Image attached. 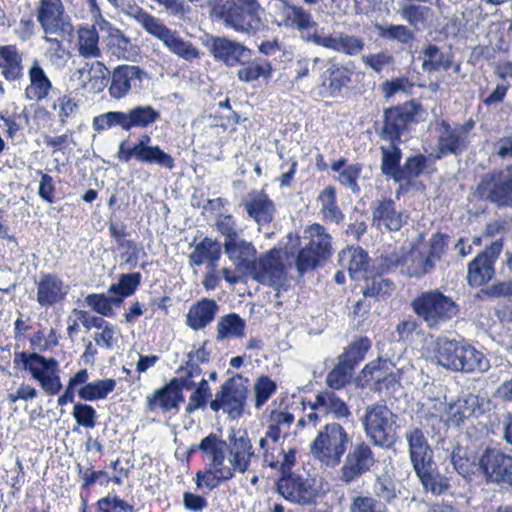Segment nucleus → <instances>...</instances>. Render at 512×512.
<instances>
[{
  "label": "nucleus",
  "instance_id": "412c9836",
  "mask_svg": "<svg viewBox=\"0 0 512 512\" xmlns=\"http://www.w3.org/2000/svg\"><path fill=\"white\" fill-rule=\"evenodd\" d=\"M307 40L347 56H357L365 47V42L362 38L343 32L333 34L313 33Z\"/></svg>",
  "mask_w": 512,
  "mask_h": 512
},
{
  "label": "nucleus",
  "instance_id": "680f3d73",
  "mask_svg": "<svg viewBox=\"0 0 512 512\" xmlns=\"http://www.w3.org/2000/svg\"><path fill=\"white\" fill-rule=\"evenodd\" d=\"M361 61L365 67L381 74L385 68L394 64V57L389 51L382 50L378 53L363 55Z\"/></svg>",
  "mask_w": 512,
  "mask_h": 512
},
{
  "label": "nucleus",
  "instance_id": "de8ad7c7",
  "mask_svg": "<svg viewBox=\"0 0 512 512\" xmlns=\"http://www.w3.org/2000/svg\"><path fill=\"white\" fill-rule=\"evenodd\" d=\"M380 37L389 41L407 44L415 39V32L402 24L376 25Z\"/></svg>",
  "mask_w": 512,
  "mask_h": 512
},
{
  "label": "nucleus",
  "instance_id": "4d7b16f0",
  "mask_svg": "<svg viewBox=\"0 0 512 512\" xmlns=\"http://www.w3.org/2000/svg\"><path fill=\"white\" fill-rule=\"evenodd\" d=\"M371 346L370 340L366 337H361L353 341L348 349L339 357L341 361L346 364H351L354 367L364 359L365 354Z\"/></svg>",
  "mask_w": 512,
  "mask_h": 512
},
{
  "label": "nucleus",
  "instance_id": "c756f323",
  "mask_svg": "<svg viewBox=\"0 0 512 512\" xmlns=\"http://www.w3.org/2000/svg\"><path fill=\"white\" fill-rule=\"evenodd\" d=\"M28 76L30 84L25 89V97L31 101L45 99L52 89V83L37 59L32 61Z\"/></svg>",
  "mask_w": 512,
  "mask_h": 512
},
{
  "label": "nucleus",
  "instance_id": "3c124183",
  "mask_svg": "<svg viewBox=\"0 0 512 512\" xmlns=\"http://www.w3.org/2000/svg\"><path fill=\"white\" fill-rule=\"evenodd\" d=\"M141 281L140 273H129L120 276L118 283L112 284L108 290L109 294H113L116 298H123L132 295L137 289Z\"/></svg>",
  "mask_w": 512,
  "mask_h": 512
},
{
  "label": "nucleus",
  "instance_id": "4c0bfd02",
  "mask_svg": "<svg viewBox=\"0 0 512 512\" xmlns=\"http://www.w3.org/2000/svg\"><path fill=\"white\" fill-rule=\"evenodd\" d=\"M241 65L237 76L240 81L246 83L256 81L259 78H270L273 70L271 63L264 58H254L247 63L243 62Z\"/></svg>",
  "mask_w": 512,
  "mask_h": 512
},
{
  "label": "nucleus",
  "instance_id": "20e7f679",
  "mask_svg": "<svg viewBox=\"0 0 512 512\" xmlns=\"http://www.w3.org/2000/svg\"><path fill=\"white\" fill-rule=\"evenodd\" d=\"M411 308L430 329L439 328L458 313L455 301L438 289L422 292L412 300Z\"/></svg>",
  "mask_w": 512,
  "mask_h": 512
},
{
  "label": "nucleus",
  "instance_id": "e2e57ef3",
  "mask_svg": "<svg viewBox=\"0 0 512 512\" xmlns=\"http://www.w3.org/2000/svg\"><path fill=\"white\" fill-rule=\"evenodd\" d=\"M198 449L209 456L210 460L213 461V459L221 453H227L229 447L226 441L219 438L216 434L211 433L201 440L198 444Z\"/></svg>",
  "mask_w": 512,
  "mask_h": 512
},
{
  "label": "nucleus",
  "instance_id": "0eeeda50",
  "mask_svg": "<svg viewBox=\"0 0 512 512\" xmlns=\"http://www.w3.org/2000/svg\"><path fill=\"white\" fill-rule=\"evenodd\" d=\"M475 122L469 119L464 124L451 126L445 120L437 122V144L432 156L440 160L447 155H460L471 143L470 133Z\"/></svg>",
  "mask_w": 512,
  "mask_h": 512
},
{
  "label": "nucleus",
  "instance_id": "72a5a7b5",
  "mask_svg": "<svg viewBox=\"0 0 512 512\" xmlns=\"http://www.w3.org/2000/svg\"><path fill=\"white\" fill-rule=\"evenodd\" d=\"M477 410H480V398L469 393L450 404L448 409L449 421L455 426H460L466 418L475 414Z\"/></svg>",
  "mask_w": 512,
  "mask_h": 512
},
{
  "label": "nucleus",
  "instance_id": "7ed1b4c3",
  "mask_svg": "<svg viewBox=\"0 0 512 512\" xmlns=\"http://www.w3.org/2000/svg\"><path fill=\"white\" fill-rule=\"evenodd\" d=\"M351 438L345 428L337 423L323 424L310 444V453L322 465L337 467L347 451Z\"/></svg>",
  "mask_w": 512,
  "mask_h": 512
},
{
  "label": "nucleus",
  "instance_id": "8fccbe9b",
  "mask_svg": "<svg viewBox=\"0 0 512 512\" xmlns=\"http://www.w3.org/2000/svg\"><path fill=\"white\" fill-rule=\"evenodd\" d=\"M123 12L131 19L136 21L147 33L152 32L157 28L161 20L136 4H127L123 8Z\"/></svg>",
  "mask_w": 512,
  "mask_h": 512
},
{
  "label": "nucleus",
  "instance_id": "49530a36",
  "mask_svg": "<svg viewBox=\"0 0 512 512\" xmlns=\"http://www.w3.org/2000/svg\"><path fill=\"white\" fill-rule=\"evenodd\" d=\"M129 127L146 128L160 118V112L150 105H139L128 110Z\"/></svg>",
  "mask_w": 512,
  "mask_h": 512
},
{
  "label": "nucleus",
  "instance_id": "bf43d9fd",
  "mask_svg": "<svg viewBox=\"0 0 512 512\" xmlns=\"http://www.w3.org/2000/svg\"><path fill=\"white\" fill-rule=\"evenodd\" d=\"M341 260L347 261V267L352 277H355L357 273L365 271L368 266V255L360 247L344 251L341 254Z\"/></svg>",
  "mask_w": 512,
  "mask_h": 512
},
{
  "label": "nucleus",
  "instance_id": "37998d69",
  "mask_svg": "<svg viewBox=\"0 0 512 512\" xmlns=\"http://www.w3.org/2000/svg\"><path fill=\"white\" fill-rule=\"evenodd\" d=\"M422 68L425 72L448 70L451 60L436 45L429 44L423 51Z\"/></svg>",
  "mask_w": 512,
  "mask_h": 512
},
{
  "label": "nucleus",
  "instance_id": "a19ab883",
  "mask_svg": "<svg viewBox=\"0 0 512 512\" xmlns=\"http://www.w3.org/2000/svg\"><path fill=\"white\" fill-rule=\"evenodd\" d=\"M245 321L236 313L222 316L217 323L218 341L244 336Z\"/></svg>",
  "mask_w": 512,
  "mask_h": 512
},
{
  "label": "nucleus",
  "instance_id": "f3484780",
  "mask_svg": "<svg viewBox=\"0 0 512 512\" xmlns=\"http://www.w3.org/2000/svg\"><path fill=\"white\" fill-rule=\"evenodd\" d=\"M147 77L146 72L139 66L120 65L112 72L109 93L115 99H121L130 92H138L142 81Z\"/></svg>",
  "mask_w": 512,
  "mask_h": 512
},
{
  "label": "nucleus",
  "instance_id": "aec40b11",
  "mask_svg": "<svg viewBox=\"0 0 512 512\" xmlns=\"http://www.w3.org/2000/svg\"><path fill=\"white\" fill-rule=\"evenodd\" d=\"M408 214L398 210L391 198L378 199L372 206V225L379 230L398 232L407 224Z\"/></svg>",
  "mask_w": 512,
  "mask_h": 512
},
{
  "label": "nucleus",
  "instance_id": "b1692460",
  "mask_svg": "<svg viewBox=\"0 0 512 512\" xmlns=\"http://www.w3.org/2000/svg\"><path fill=\"white\" fill-rule=\"evenodd\" d=\"M224 253L234 263L236 268L247 273L256 259V248L252 242L239 237L234 241L223 243Z\"/></svg>",
  "mask_w": 512,
  "mask_h": 512
},
{
  "label": "nucleus",
  "instance_id": "9b49d317",
  "mask_svg": "<svg viewBox=\"0 0 512 512\" xmlns=\"http://www.w3.org/2000/svg\"><path fill=\"white\" fill-rule=\"evenodd\" d=\"M376 456L366 442L352 445L347 452L343 465L339 470V480L345 485L356 482L376 465Z\"/></svg>",
  "mask_w": 512,
  "mask_h": 512
},
{
  "label": "nucleus",
  "instance_id": "473e14b6",
  "mask_svg": "<svg viewBox=\"0 0 512 512\" xmlns=\"http://www.w3.org/2000/svg\"><path fill=\"white\" fill-rule=\"evenodd\" d=\"M184 396L172 387L170 382L164 387L157 389L147 397V404L150 410L157 408L167 412L171 409H178L179 404L184 402Z\"/></svg>",
  "mask_w": 512,
  "mask_h": 512
},
{
  "label": "nucleus",
  "instance_id": "ea45409f",
  "mask_svg": "<svg viewBox=\"0 0 512 512\" xmlns=\"http://www.w3.org/2000/svg\"><path fill=\"white\" fill-rule=\"evenodd\" d=\"M317 200L321 206V213L326 220L336 224L344 220V214L337 205L336 189L333 186H326L319 193Z\"/></svg>",
  "mask_w": 512,
  "mask_h": 512
},
{
  "label": "nucleus",
  "instance_id": "0e129e2a",
  "mask_svg": "<svg viewBox=\"0 0 512 512\" xmlns=\"http://www.w3.org/2000/svg\"><path fill=\"white\" fill-rule=\"evenodd\" d=\"M277 385L267 376H260L254 384L255 407H262L272 394L276 391Z\"/></svg>",
  "mask_w": 512,
  "mask_h": 512
},
{
  "label": "nucleus",
  "instance_id": "774afa93",
  "mask_svg": "<svg viewBox=\"0 0 512 512\" xmlns=\"http://www.w3.org/2000/svg\"><path fill=\"white\" fill-rule=\"evenodd\" d=\"M411 257L412 265L409 266L410 276L419 278L430 272L435 266V262L431 256L424 255L420 252H414Z\"/></svg>",
  "mask_w": 512,
  "mask_h": 512
},
{
  "label": "nucleus",
  "instance_id": "6e6552de",
  "mask_svg": "<svg viewBox=\"0 0 512 512\" xmlns=\"http://www.w3.org/2000/svg\"><path fill=\"white\" fill-rule=\"evenodd\" d=\"M476 194L497 207H512V164L484 174L477 185Z\"/></svg>",
  "mask_w": 512,
  "mask_h": 512
},
{
  "label": "nucleus",
  "instance_id": "a18cd8bd",
  "mask_svg": "<svg viewBox=\"0 0 512 512\" xmlns=\"http://www.w3.org/2000/svg\"><path fill=\"white\" fill-rule=\"evenodd\" d=\"M140 146L139 162L155 164L170 170L174 167L173 157L164 152L159 146H150L143 142H140Z\"/></svg>",
  "mask_w": 512,
  "mask_h": 512
},
{
  "label": "nucleus",
  "instance_id": "a211bd4d",
  "mask_svg": "<svg viewBox=\"0 0 512 512\" xmlns=\"http://www.w3.org/2000/svg\"><path fill=\"white\" fill-rule=\"evenodd\" d=\"M354 64H343L335 59L327 61L326 69L320 75L321 89L324 94L332 97L339 96L343 88L352 83Z\"/></svg>",
  "mask_w": 512,
  "mask_h": 512
},
{
  "label": "nucleus",
  "instance_id": "2eb2a0df",
  "mask_svg": "<svg viewBox=\"0 0 512 512\" xmlns=\"http://www.w3.org/2000/svg\"><path fill=\"white\" fill-rule=\"evenodd\" d=\"M246 274L264 285L280 284L285 279V266L281 261L279 251L273 249L260 258H256Z\"/></svg>",
  "mask_w": 512,
  "mask_h": 512
},
{
  "label": "nucleus",
  "instance_id": "c9c22d12",
  "mask_svg": "<svg viewBox=\"0 0 512 512\" xmlns=\"http://www.w3.org/2000/svg\"><path fill=\"white\" fill-rule=\"evenodd\" d=\"M381 152V172L383 175L390 177L394 182L398 183V175L401 172L400 161L402 158V151L396 145V142H390L388 145L380 146Z\"/></svg>",
  "mask_w": 512,
  "mask_h": 512
},
{
  "label": "nucleus",
  "instance_id": "ddd939ff",
  "mask_svg": "<svg viewBox=\"0 0 512 512\" xmlns=\"http://www.w3.org/2000/svg\"><path fill=\"white\" fill-rule=\"evenodd\" d=\"M277 490L285 499L301 505L314 503L318 496L313 479L294 473L282 476L277 483Z\"/></svg>",
  "mask_w": 512,
  "mask_h": 512
},
{
  "label": "nucleus",
  "instance_id": "4be33fe9",
  "mask_svg": "<svg viewBox=\"0 0 512 512\" xmlns=\"http://www.w3.org/2000/svg\"><path fill=\"white\" fill-rule=\"evenodd\" d=\"M241 204L248 216L260 227L268 225L274 218L275 205L263 191H250L242 199Z\"/></svg>",
  "mask_w": 512,
  "mask_h": 512
},
{
  "label": "nucleus",
  "instance_id": "603ef678",
  "mask_svg": "<svg viewBox=\"0 0 512 512\" xmlns=\"http://www.w3.org/2000/svg\"><path fill=\"white\" fill-rule=\"evenodd\" d=\"M451 462L457 473L464 478L469 477L477 468L474 457L469 455L466 448L457 446L451 453Z\"/></svg>",
  "mask_w": 512,
  "mask_h": 512
},
{
  "label": "nucleus",
  "instance_id": "c03bdc74",
  "mask_svg": "<svg viewBox=\"0 0 512 512\" xmlns=\"http://www.w3.org/2000/svg\"><path fill=\"white\" fill-rule=\"evenodd\" d=\"M115 387L116 381L114 379L97 380L82 386L78 391V395L86 401L100 400L106 398Z\"/></svg>",
  "mask_w": 512,
  "mask_h": 512
},
{
  "label": "nucleus",
  "instance_id": "a878e982",
  "mask_svg": "<svg viewBox=\"0 0 512 512\" xmlns=\"http://www.w3.org/2000/svg\"><path fill=\"white\" fill-rule=\"evenodd\" d=\"M96 25L100 30L111 29L110 23L99 15L95 25L81 27L78 30V52L84 58H99L101 56Z\"/></svg>",
  "mask_w": 512,
  "mask_h": 512
},
{
  "label": "nucleus",
  "instance_id": "423d86ee",
  "mask_svg": "<svg viewBox=\"0 0 512 512\" xmlns=\"http://www.w3.org/2000/svg\"><path fill=\"white\" fill-rule=\"evenodd\" d=\"M396 418L384 403H374L365 408L362 425L366 436L375 446L390 448L395 443L393 426Z\"/></svg>",
  "mask_w": 512,
  "mask_h": 512
},
{
  "label": "nucleus",
  "instance_id": "58836bf2",
  "mask_svg": "<svg viewBox=\"0 0 512 512\" xmlns=\"http://www.w3.org/2000/svg\"><path fill=\"white\" fill-rule=\"evenodd\" d=\"M221 253V244L216 240L205 237L189 255V263L191 266H200L210 259L219 260Z\"/></svg>",
  "mask_w": 512,
  "mask_h": 512
},
{
  "label": "nucleus",
  "instance_id": "13d9d810",
  "mask_svg": "<svg viewBox=\"0 0 512 512\" xmlns=\"http://www.w3.org/2000/svg\"><path fill=\"white\" fill-rule=\"evenodd\" d=\"M363 165L361 163H352L346 166L340 174H338L336 180L345 188H348L353 194L359 195L361 192L358 184Z\"/></svg>",
  "mask_w": 512,
  "mask_h": 512
},
{
  "label": "nucleus",
  "instance_id": "f257e3e1",
  "mask_svg": "<svg viewBox=\"0 0 512 512\" xmlns=\"http://www.w3.org/2000/svg\"><path fill=\"white\" fill-rule=\"evenodd\" d=\"M413 469L426 491L439 495L448 488L446 480L437 470L433 450L419 427L408 428L404 433Z\"/></svg>",
  "mask_w": 512,
  "mask_h": 512
},
{
  "label": "nucleus",
  "instance_id": "09e8293b",
  "mask_svg": "<svg viewBox=\"0 0 512 512\" xmlns=\"http://www.w3.org/2000/svg\"><path fill=\"white\" fill-rule=\"evenodd\" d=\"M428 158L423 154L410 156L406 159L398 175V183H410L413 179L419 177L427 167Z\"/></svg>",
  "mask_w": 512,
  "mask_h": 512
},
{
  "label": "nucleus",
  "instance_id": "e433bc0d",
  "mask_svg": "<svg viewBox=\"0 0 512 512\" xmlns=\"http://www.w3.org/2000/svg\"><path fill=\"white\" fill-rule=\"evenodd\" d=\"M229 453L234 472H246L250 464L251 457L254 455L250 440L245 437L235 439Z\"/></svg>",
  "mask_w": 512,
  "mask_h": 512
},
{
  "label": "nucleus",
  "instance_id": "864d4df0",
  "mask_svg": "<svg viewBox=\"0 0 512 512\" xmlns=\"http://www.w3.org/2000/svg\"><path fill=\"white\" fill-rule=\"evenodd\" d=\"M394 290V283L379 275L373 277L370 282L367 283L363 295L364 297H373L376 300H385L392 295Z\"/></svg>",
  "mask_w": 512,
  "mask_h": 512
},
{
  "label": "nucleus",
  "instance_id": "6e6d98bb",
  "mask_svg": "<svg viewBox=\"0 0 512 512\" xmlns=\"http://www.w3.org/2000/svg\"><path fill=\"white\" fill-rule=\"evenodd\" d=\"M85 302L97 313L109 317L114 314L112 305H120L121 298H116L113 294L106 296L104 294H89Z\"/></svg>",
  "mask_w": 512,
  "mask_h": 512
},
{
  "label": "nucleus",
  "instance_id": "69168bd1",
  "mask_svg": "<svg viewBox=\"0 0 512 512\" xmlns=\"http://www.w3.org/2000/svg\"><path fill=\"white\" fill-rule=\"evenodd\" d=\"M350 512H386L385 504L371 496L353 497Z\"/></svg>",
  "mask_w": 512,
  "mask_h": 512
},
{
  "label": "nucleus",
  "instance_id": "f704fd0d",
  "mask_svg": "<svg viewBox=\"0 0 512 512\" xmlns=\"http://www.w3.org/2000/svg\"><path fill=\"white\" fill-rule=\"evenodd\" d=\"M397 14L409 24L414 32H418L426 27L432 16V11L428 6L404 3L400 5Z\"/></svg>",
  "mask_w": 512,
  "mask_h": 512
},
{
  "label": "nucleus",
  "instance_id": "f03ea898",
  "mask_svg": "<svg viewBox=\"0 0 512 512\" xmlns=\"http://www.w3.org/2000/svg\"><path fill=\"white\" fill-rule=\"evenodd\" d=\"M435 359L438 365L464 373H483L490 368L488 358L470 344L439 337L435 341Z\"/></svg>",
  "mask_w": 512,
  "mask_h": 512
},
{
  "label": "nucleus",
  "instance_id": "79ce46f5",
  "mask_svg": "<svg viewBox=\"0 0 512 512\" xmlns=\"http://www.w3.org/2000/svg\"><path fill=\"white\" fill-rule=\"evenodd\" d=\"M287 11L288 13H286V17L283 21H278L279 26L296 28L300 31L317 26V23L313 20L310 12L305 10L302 6L292 5V7L288 8Z\"/></svg>",
  "mask_w": 512,
  "mask_h": 512
},
{
  "label": "nucleus",
  "instance_id": "5701e85b",
  "mask_svg": "<svg viewBox=\"0 0 512 512\" xmlns=\"http://www.w3.org/2000/svg\"><path fill=\"white\" fill-rule=\"evenodd\" d=\"M512 455L505 454L497 448H486L478 458L477 470L487 482L496 483L505 467L510 463Z\"/></svg>",
  "mask_w": 512,
  "mask_h": 512
},
{
  "label": "nucleus",
  "instance_id": "4468645a",
  "mask_svg": "<svg viewBox=\"0 0 512 512\" xmlns=\"http://www.w3.org/2000/svg\"><path fill=\"white\" fill-rule=\"evenodd\" d=\"M416 113L417 106L412 102L386 109L383 127L379 133L380 138L389 142L400 141L402 132L414 120Z\"/></svg>",
  "mask_w": 512,
  "mask_h": 512
},
{
  "label": "nucleus",
  "instance_id": "39448f33",
  "mask_svg": "<svg viewBox=\"0 0 512 512\" xmlns=\"http://www.w3.org/2000/svg\"><path fill=\"white\" fill-rule=\"evenodd\" d=\"M302 239L307 241L300 249L296 268L300 274L314 270L332 254V237L326 229L314 223L303 231Z\"/></svg>",
  "mask_w": 512,
  "mask_h": 512
},
{
  "label": "nucleus",
  "instance_id": "2f4dec72",
  "mask_svg": "<svg viewBox=\"0 0 512 512\" xmlns=\"http://www.w3.org/2000/svg\"><path fill=\"white\" fill-rule=\"evenodd\" d=\"M361 378L367 385H373L375 391H382L388 389L396 382L395 375L389 371V367L386 362L371 363L364 367L361 372Z\"/></svg>",
  "mask_w": 512,
  "mask_h": 512
},
{
  "label": "nucleus",
  "instance_id": "1a4fd4ad",
  "mask_svg": "<svg viewBox=\"0 0 512 512\" xmlns=\"http://www.w3.org/2000/svg\"><path fill=\"white\" fill-rule=\"evenodd\" d=\"M248 394V380L237 374L221 385L209 403L210 409L214 412L222 409L230 418H239L244 412Z\"/></svg>",
  "mask_w": 512,
  "mask_h": 512
},
{
  "label": "nucleus",
  "instance_id": "cd10ccee",
  "mask_svg": "<svg viewBox=\"0 0 512 512\" xmlns=\"http://www.w3.org/2000/svg\"><path fill=\"white\" fill-rule=\"evenodd\" d=\"M68 286L56 275L47 274L41 277L37 287V301L42 307L51 306L64 299Z\"/></svg>",
  "mask_w": 512,
  "mask_h": 512
},
{
  "label": "nucleus",
  "instance_id": "bb28decb",
  "mask_svg": "<svg viewBox=\"0 0 512 512\" xmlns=\"http://www.w3.org/2000/svg\"><path fill=\"white\" fill-rule=\"evenodd\" d=\"M310 408L318 409L326 417L332 419L348 418L351 411L344 400H342L333 390H324L315 396L314 402H311Z\"/></svg>",
  "mask_w": 512,
  "mask_h": 512
},
{
  "label": "nucleus",
  "instance_id": "6ab92c4d",
  "mask_svg": "<svg viewBox=\"0 0 512 512\" xmlns=\"http://www.w3.org/2000/svg\"><path fill=\"white\" fill-rule=\"evenodd\" d=\"M206 46L215 60L228 67L243 64V59L251 54V50L244 44L224 36L209 37Z\"/></svg>",
  "mask_w": 512,
  "mask_h": 512
},
{
  "label": "nucleus",
  "instance_id": "9d476101",
  "mask_svg": "<svg viewBox=\"0 0 512 512\" xmlns=\"http://www.w3.org/2000/svg\"><path fill=\"white\" fill-rule=\"evenodd\" d=\"M210 15L226 27L247 35H255L262 27L259 12L241 8L229 1L216 3L212 7Z\"/></svg>",
  "mask_w": 512,
  "mask_h": 512
},
{
  "label": "nucleus",
  "instance_id": "338daca9",
  "mask_svg": "<svg viewBox=\"0 0 512 512\" xmlns=\"http://www.w3.org/2000/svg\"><path fill=\"white\" fill-rule=\"evenodd\" d=\"M72 415L80 426L93 428L96 424L97 413L91 405L76 403Z\"/></svg>",
  "mask_w": 512,
  "mask_h": 512
},
{
  "label": "nucleus",
  "instance_id": "393cba45",
  "mask_svg": "<svg viewBox=\"0 0 512 512\" xmlns=\"http://www.w3.org/2000/svg\"><path fill=\"white\" fill-rule=\"evenodd\" d=\"M151 35L162 41L172 53L185 60L198 57L199 53L192 43L184 41L176 31L169 29L162 21Z\"/></svg>",
  "mask_w": 512,
  "mask_h": 512
},
{
  "label": "nucleus",
  "instance_id": "5fc2aeb1",
  "mask_svg": "<svg viewBox=\"0 0 512 512\" xmlns=\"http://www.w3.org/2000/svg\"><path fill=\"white\" fill-rule=\"evenodd\" d=\"M353 368L339 359L338 364L327 374L326 383L333 390L344 388L352 377Z\"/></svg>",
  "mask_w": 512,
  "mask_h": 512
},
{
  "label": "nucleus",
  "instance_id": "c85d7f7f",
  "mask_svg": "<svg viewBox=\"0 0 512 512\" xmlns=\"http://www.w3.org/2000/svg\"><path fill=\"white\" fill-rule=\"evenodd\" d=\"M218 310L219 306L214 299L203 298L189 308L186 324L193 330H201L215 319Z\"/></svg>",
  "mask_w": 512,
  "mask_h": 512
},
{
  "label": "nucleus",
  "instance_id": "f8f14e48",
  "mask_svg": "<svg viewBox=\"0 0 512 512\" xmlns=\"http://www.w3.org/2000/svg\"><path fill=\"white\" fill-rule=\"evenodd\" d=\"M36 16L46 35L70 33L72 30L62 0H40L36 7Z\"/></svg>",
  "mask_w": 512,
  "mask_h": 512
},
{
  "label": "nucleus",
  "instance_id": "052dcab7",
  "mask_svg": "<svg viewBox=\"0 0 512 512\" xmlns=\"http://www.w3.org/2000/svg\"><path fill=\"white\" fill-rule=\"evenodd\" d=\"M215 226L224 237V242L234 241L241 237L243 229L238 227L236 220L230 214H220L216 218Z\"/></svg>",
  "mask_w": 512,
  "mask_h": 512
},
{
  "label": "nucleus",
  "instance_id": "7c9ffc66",
  "mask_svg": "<svg viewBox=\"0 0 512 512\" xmlns=\"http://www.w3.org/2000/svg\"><path fill=\"white\" fill-rule=\"evenodd\" d=\"M0 69L8 81H16L23 76L22 55L15 45L0 46Z\"/></svg>",
  "mask_w": 512,
  "mask_h": 512
},
{
  "label": "nucleus",
  "instance_id": "dca6fc26",
  "mask_svg": "<svg viewBox=\"0 0 512 512\" xmlns=\"http://www.w3.org/2000/svg\"><path fill=\"white\" fill-rule=\"evenodd\" d=\"M502 250V242L491 243L468 265L467 280L471 286H481L494 276V263Z\"/></svg>",
  "mask_w": 512,
  "mask_h": 512
}]
</instances>
